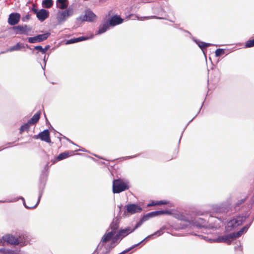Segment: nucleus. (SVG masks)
I'll use <instances>...</instances> for the list:
<instances>
[{
  "label": "nucleus",
  "mask_w": 254,
  "mask_h": 254,
  "mask_svg": "<svg viewBox=\"0 0 254 254\" xmlns=\"http://www.w3.org/2000/svg\"><path fill=\"white\" fill-rule=\"evenodd\" d=\"M171 214V212L169 210H159L148 213L146 215H144L139 220V221L136 223L135 226V229H137V228L139 227L144 222L148 220L149 218L151 217H153L160 215H170Z\"/></svg>",
  "instance_id": "f257e3e1"
},
{
  "label": "nucleus",
  "mask_w": 254,
  "mask_h": 254,
  "mask_svg": "<svg viewBox=\"0 0 254 254\" xmlns=\"http://www.w3.org/2000/svg\"><path fill=\"white\" fill-rule=\"evenodd\" d=\"M128 189L127 184L122 179L114 180L113 182V192L114 193H119Z\"/></svg>",
  "instance_id": "f03ea898"
},
{
  "label": "nucleus",
  "mask_w": 254,
  "mask_h": 254,
  "mask_svg": "<svg viewBox=\"0 0 254 254\" xmlns=\"http://www.w3.org/2000/svg\"><path fill=\"white\" fill-rule=\"evenodd\" d=\"M135 229V227L133 229L128 227L125 229L120 230L117 234L115 236L113 242H117L120 239H122L130 233L133 232Z\"/></svg>",
  "instance_id": "7ed1b4c3"
},
{
  "label": "nucleus",
  "mask_w": 254,
  "mask_h": 254,
  "mask_svg": "<svg viewBox=\"0 0 254 254\" xmlns=\"http://www.w3.org/2000/svg\"><path fill=\"white\" fill-rule=\"evenodd\" d=\"M50 32H46L43 34H39L34 37H29L28 38V41L30 43H36L44 41L48 39L50 36Z\"/></svg>",
  "instance_id": "20e7f679"
},
{
  "label": "nucleus",
  "mask_w": 254,
  "mask_h": 254,
  "mask_svg": "<svg viewBox=\"0 0 254 254\" xmlns=\"http://www.w3.org/2000/svg\"><path fill=\"white\" fill-rule=\"evenodd\" d=\"M237 237H238V232H235L228 235L219 237L218 239L220 242H224L230 244Z\"/></svg>",
  "instance_id": "39448f33"
},
{
  "label": "nucleus",
  "mask_w": 254,
  "mask_h": 254,
  "mask_svg": "<svg viewBox=\"0 0 254 254\" xmlns=\"http://www.w3.org/2000/svg\"><path fill=\"white\" fill-rule=\"evenodd\" d=\"M114 235H114L113 233H110L109 232L105 233V234L103 235L101 239L100 244L103 245L104 244L107 243V242L111 241V248L112 249L114 248L115 246V244L116 242H113V240L115 237Z\"/></svg>",
  "instance_id": "423d86ee"
},
{
  "label": "nucleus",
  "mask_w": 254,
  "mask_h": 254,
  "mask_svg": "<svg viewBox=\"0 0 254 254\" xmlns=\"http://www.w3.org/2000/svg\"><path fill=\"white\" fill-rule=\"evenodd\" d=\"M254 220V218H249L248 217L246 218V219L242 223L239 222V226L244 223L245 222H246V225L243 228H239V237L247 232L248 229L250 228Z\"/></svg>",
  "instance_id": "0eeeda50"
},
{
  "label": "nucleus",
  "mask_w": 254,
  "mask_h": 254,
  "mask_svg": "<svg viewBox=\"0 0 254 254\" xmlns=\"http://www.w3.org/2000/svg\"><path fill=\"white\" fill-rule=\"evenodd\" d=\"M125 207L127 212L130 214L140 212L142 210L141 207L135 204H127Z\"/></svg>",
  "instance_id": "6e6552de"
},
{
  "label": "nucleus",
  "mask_w": 254,
  "mask_h": 254,
  "mask_svg": "<svg viewBox=\"0 0 254 254\" xmlns=\"http://www.w3.org/2000/svg\"><path fill=\"white\" fill-rule=\"evenodd\" d=\"M12 29L15 34H26L31 30L26 25L13 26Z\"/></svg>",
  "instance_id": "1a4fd4ad"
},
{
  "label": "nucleus",
  "mask_w": 254,
  "mask_h": 254,
  "mask_svg": "<svg viewBox=\"0 0 254 254\" xmlns=\"http://www.w3.org/2000/svg\"><path fill=\"white\" fill-rule=\"evenodd\" d=\"M73 13L72 9L68 8L66 10L60 12L58 14V19L60 22L64 21L66 19Z\"/></svg>",
  "instance_id": "9d476101"
},
{
  "label": "nucleus",
  "mask_w": 254,
  "mask_h": 254,
  "mask_svg": "<svg viewBox=\"0 0 254 254\" xmlns=\"http://www.w3.org/2000/svg\"><path fill=\"white\" fill-rule=\"evenodd\" d=\"M37 138H40L41 140L44 141L48 143L51 142L50 138V133L48 129H45L40 132L37 135Z\"/></svg>",
  "instance_id": "9b49d317"
},
{
  "label": "nucleus",
  "mask_w": 254,
  "mask_h": 254,
  "mask_svg": "<svg viewBox=\"0 0 254 254\" xmlns=\"http://www.w3.org/2000/svg\"><path fill=\"white\" fill-rule=\"evenodd\" d=\"M20 19V15L18 13H12L9 15L8 22L10 25L17 24Z\"/></svg>",
  "instance_id": "f8f14e48"
},
{
  "label": "nucleus",
  "mask_w": 254,
  "mask_h": 254,
  "mask_svg": "<svg viewBox=\"0 0 254 254\" xmlns=\"http://www.w3.org/2000/svg\"><path fill=\"white\" fill-rule=\"evenodd\" d=\"M238 227V219L235 218L232 220H230L226 226V230L227 231L230 232L235 230Z\"/></svg>",
  "instance_id": "ddd939ff"
},
{
  "label": "nucleus",
  "mask_w": 254,
  "mask_h": 254,
  "mask_svg": "<svg viewBox=\"0 0 254 254\" xmlns=\"http://www.w3.org/2000/svg\"><path fill=\"white\" fill-rule=\"evenodd\" d=\"M2 239L4 241L6 242L7 243L14 245H18L20 241L18 240L14 236L11 235H6L2 237Z\"/></svg>",
  "instance_id": "4468645a"
},
{
  "label": "nucleus",
  "mask_w": 254,
  "mask_h": 254,
  "mask_svg": "<svg viewBox=\"0 0 254 254\" xmlns=\"http://www.w3.org/2000/svg\"><path fill=\"white\" fill-rule=\"evenodd\" d=\"M123 19L118 15L113 16L109 20L108 23L111 26H115L123 22Z\"/></svg>",
  "instance_id": "2eb2a0df"
},
{
  "label": "nucleus",
  "mask_w": 254,
  "mask_h": 254,
  "mask_svg": "<svg viewBox=\"0 0 254 254\" xmlns=\"http://www.w3.org/2000/svg\"><path fill=\"white\" fill-rule=\"evenodd\" d=\"M96 15L91 11L88 10L83 16V20L87 21H93L96 19Z\"/></svg>",
  "instance_id": "dca6fc26"
},
{
  "label": "nucleus",
  "mask_w": 254,
  "mask_h": 254,
  "mask_svg": "<svg viewBox=\"0 0 254 254\" xmlns=\"http://www.w3.org/2000/svg\"><path fill=\"white\" fill-rule=\"evenodd\" d=\"M48 11L44 9H42L40 11H38L36 14L37 18L42 21L46 19L48 17Z\"/></svg>",
  "instance_id": "f3484780"
},
{
  "label": "nucleus",
  "mask_w": 254,
  "mask_h": 254,
  "mask_svg": "<svg viewBox=\"0 0 254 254\" xmlns=\"http://www.w3.org/2000/svg\"><path fill=\"white\" fill-rule=\"evenodd\" d=\"M41 113L40 112H37L34 116L28 121V124H30L31 126L36 124L39 120L40 118Z\"/></svg>",
  "instance_id": "a211bd4d"
},
{
  "label": "nucleus",
  "mask_w": 254,
  "mask_h": 254,
  "mask_svg": "<svg viewBox=\"0 0 254 254\" xmlns=\"http://www.w3.org/2000/svg\"><path fill=\"white\" fill-rule=\"evenodd\" d=\"M73 154V152L70 151V152L68 151H65L64 152L60 153L57 157V160L58 161H60L65 159Z\"/></svg>",
  "instance_id": "6ab92c4d"
},
{
  "label": "nucleus",
  "mask_w": 254,
  "mask_h": 254,
  "mask_svg": "<svg viewBox=\"0 0 254 254\" xmlns=\"http://www.w3.org/2000/svg\"><path fill=\"white\" fill-rule=\"evenodd\" d=\"M68 0H57V6L60 9H65L68 6Z\"/></svg>",
  "instance_id": "aec40b11"
},
{
  "label": "nucleus",
  "mask_w": 254,
  "mask_h": 254,
  "mask_svg": "<svg viewBox=\"0 0 254 254\" xmlns=\"http://www.w3.org/2000/svg\"><path fill=\"white\" fill-rule=\"evenodd\" d=\"M168 202L166 200L152 201L151 203L147 204V206H152L155 205H161L167 204Z\"/></svg>",
  "instance_id": "412c9836"
},
{
  "label": "nucleus",
  "mask_w": 254,
  "mask_h": 254,
  "mask_svg": "<svg viewBox=\"0 0 254 254\" xmlns=\"http://www.w3.org/2000/svg\"><path fill=\"white\" fill-rule=\"evenodd\" d=\"M87 39V38L86 37H83V36L80 37L76 38L71 39L69 40H67L66 42V44H72V43H76V42H80L81 41L86 40Z\"/></svg>",
  "instance_id": "4be33fe9"
},
{
  "label": "nucleus",
  "mask_w": 254,
  "mask_h": 254,
  "mask_svg": "<svg viewBox=\"0 0 254 254\" xmlns=\"http://www.w3.org/2000/svg\"><path fill=\"white\" fill-rule=\"evenodd\" d=\"M23 47L21 44L18 43L15 45L11 47L6 50V52H12L14 51H18Z\"/></svg>",
  "instance_id": "5701e85b"
},
{
  "label": "nucleus",
  "mask_w": 254,
  "mask_h": 254,
  "mask_svg": "<svg viewBox=\"0 0 254 254\" xmlns=\"http://www.w3.org/2000/svg\"><path fill=\"white\" fill-rule=\"evenodd\" d=\"M109 25H110L108 22H106L104 23L102 26L99 28L98 31V34H100L104 33L109 28Z\"/></svg>",
  "instance_id": "b1692460"
},
{
  "label": "nucleus",
  "mask_w": 254,
  "mask_h": 254,
  "mask_svg": "<svg viewBox=\"0 0 254 254\" xmlns=\"http://www.w3.org/2000/svg\"><path fill=\"white\" fill-rule=\"evenodd\" d=\"M30 126L31 125L30 124H28V122H27V123L24 124L20 128L19 133L20 134H22V132L25 131H28Z\"/></svg>",
  "instance_id": "393cba45"
},
{
  "label": "nucleus",
  "mask_w": 254,
  "mask_h": 254,
  "mask_svg": "<svg viewBox=\"0 0 254 254\" xmlns=\"http://www.w3.org/2000/svg\"><path fill=\"white\" fill-rule=\"evenodd\" d=\"M43 4L47 8H50L53 4V1L52 0H43Z\"/></svg>",
  "instance_id": "a878e982"
},
{
  "label": "nucleus",
  "mask_w": 254,
  "mask_h": 254,
  "mask_svg": "<svg viewBox=\"0 0 254 254\" xmlns=\"http://www.w3.org/2000/svg\"><path fill=\"white\" fill-rule=\"evenodd\" d=\"M110 229H111V231L110 232V233H113L114 235L116 233L117 230H118L119 228V225L117 224L116 223H112L111 224L110 226Z\"/></svg>",
  "instance_id": "bb28decb"
},
{
  "label": "nucleus",
  "mask_w": 254,
  "mask_h": 254,
  "mask_svg": "<svg viewBox=\"0 0 254 254\" xmlns=\"http://www.w3.org/2000/svg\"><path fill=\"white\" fill-rule=\"evenodd\" d=\"M254 47V39L249 40L246 42L245 44V48H250Z\"/></svg>",
  "instance_id": "cd10ccee"
},
{
  "label": "nucleus",
  "mask_w": 254,
  "mask_h": 254,
  "mask_svg": "<svg viewBox=\"0 0 254 254\" xmlns=\"http://www.w3.org/2000/svg\"><path fill=\"white\" fill-rule=\"evenodd\" d=\"M197 44L201 49H204L210 46V44L206 43L201 41H199L198 43H197Z\"/></svg>",
  "instance_id": "c85d7f7f"
},
{
  "label": "nucleus",
  "mask_w": 254,
  "mask_h": 254,
  "mask_svg": "<svg viewBox=\"0 0 254 254\" xmlns=\"http://www.w3.org/2000/svg\"><path fill=\"white\" fill-rule=\"evenodd\" d=\"M224 50L222 49H218L215 51V54L216 57H220L224 54Z\"/></svg>",
  "instance_id": "c756f323"
},
{
  "label": "nucleus",
  "mask_w": 254,
  "mask_h": 254,
  "mask_svg": "<svg viewBox=\"0 0 254 254\" xmlns=\"http://www.w3.org/2000/svg\"><path fill=\"white\" fill-rule=\"evenodd\" d=\"M27 236L25 237L24 236L21 235V236H19L18 238H17V239H18V240H20L19 242V244H20V243L25 244V240H27Z\"/></svg>",
  "instance_id": "7c9ffc66"
},
{
  "label": "nucleus",
  "mask_w": 254,
  "mask_h": 254,
  "mask_svg": "<svg viewBox=\"0 0 254 254\" xmlns=\"http://www.w3.org/2000/svg\"><path fill=\"white\" fill-rule=\"evenodd\" d=\"M35 50H38L40 51L42 53V51H43V48L41 46H37L34 47Z\"/></svg>",
  "instance_id": "2f4dec72"
},
{
  "label": "nucleus",
  "mask_w": 254,
  "mask_h": 254,
  "mask_svg": "<svg viewBox=\"0 0 254 254\" xmlns=\"http://www.w3.org/2000/svg\"><path fill=\"white\" fill-rule=\"evenodd\" d=\"M30 15L29 14L26 15L25 17H22V20L23 21L28 20L30 19Z\"/></svg>",
  "instance_id": "473e14b6"
},
{
  "label": "nucleus",
  "mask_w": 254,
  "mask_h": 254,
  "mask_svg": "<svg viewBox=\"0 0 254 254\" xmlns=\"http://www.w3.org/2000/svg\"><path fill=\"white\" fill-rule=\"evenodd\" d=\"M163 232H162V230L161 229L160 230H158L156 232H155L153 235H157L158 236H160L161 235V234H162Z\"/></svg>",
  "instance_id": "72a5a7b5"
},
{
  "label": "nucleus",
  "mask_w": 254,
  "mask_h": 254,
  "mask_svg": "<svg viewBox=\"0 0 254 254\" xmlns=\"http://www.w3.org/2000/svg\"><path fill=\"white\" fill-rule=\"evenodd\" d=\"M32 11H33V12H34V13L35 14H37V12H38V9H36V8H35V4H33V7H32Z\"/></svg>",
  "instance_id": "f704fd0d"
},
{
  "label": "nucleus",
  "mask_w": 254,
  "mask_h": 254,
  "mask_svg": "<svg viewBox=\"0 0 254 254\" xmlns=\"http://www.w3.org/2000/svg\"><path fill=\"white\" fill-rule=\"evenodd\" d=\"M49 48V46H46L44 48H43V51H42V54H45L47 51V50Z\"/></svg>",
  "instance_id": "c9c22d12"
},
{
  "label": "nucleus",
  "mask_w": 254,
  "mask_h": 254,
  "mask_svg": "<svg viewBox=\"0 0 254 254\" xmlns=\"http://www.w3.org/2000/svg\"><path fill=\"white\" fill-rule=\"evenodd\" d=\"M37 204H35V205L34 206H27L26 204H25V203H24V206L26 207V208H33L34 207H35V206H36Z\"/></svg>",
  "instance_id": "e433bc0d"
},
{
  "label": "nucleus",
  "mask_w": 254,
  "mask_h": 254,
  "mask_svg": "<svg viewBox=\"0 0 254 254\" xmlns=\"http://www.w3.org/2000/svg\"><path fill=\"white\" fill-rule=\"evenodd\" d=\"M176 154H175L174 156H173L171 158H170L169 160H171L173 158H176Z\"/></svg>",
  "instance_id": "4c0bfd02"
},
{
  "label": "nucleus",
  "mask_w": 254,
  "mask_h": 254,
  "mask_svg": "<svg viewBox=\"0 0 254 254\" xmlns=\"http://www.w3.org/2000/svg\"><path fill=\"white\" fill-rule=\"evenodd\" d=\"M239 251H240V250H242V247H241V245H239Z\"/></svg>",
  "instance_id": "58836bf2"
},
{
  "label": "nucleus",
  "mask_w": 254,
  "mask_h": 254,
  "mask_svg": "<svg viewBox=\"0 0 254 254\" xmlns=\"http://www.w3.org/2000/svg\"><path fill=\"white\" fill-rule=\"evenodd\" d=\"M4 53H5V52H1V54Z\"/></svg>",
  "instance_id": "ea45409f"
}]
</instances>
